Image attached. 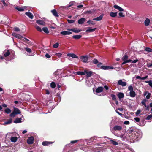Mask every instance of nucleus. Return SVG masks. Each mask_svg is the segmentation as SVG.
I'll list each match as a JSON object with an SVG mask.
<instances>
[{"instance_id": "56", "label": "nucleus", "mask_w": 152, "mask_h": 152, "mask_svg": "<svg viewBox=\"0 0 152 152\" xmlns=\"http://www.w3.org/2000/svg\"><path fill=\"white\" fill-rule=\"evenodd\" d=\"M45 56L46 58H50L51 57V56L48 53H46L45 54Z\"/></svg>"}, {"instance_id": "44", "label": "nucleus", "mask_w": 152, "mask_h": 152, "mask_svg": "<svg viewBox=\"0 0 152 152\" xmlns=\"http://www.w3.org/2000/svg\"><path fill=\"white\" fill-rule=\"evenodd\" d=\"M152 118V115L150 114L146 117V119L147 120H149L151 118Z\"/></svg>"}, {"instance_id": "53", "label": "nucleus", "mask_w": 152, "mask_h": 152, "mask_svg": "<svg viewBox=\"0 0 152 152\" xmlns=\"http://www.w3.org/2000/svg\"><path fill=\"white\" fill-rule=\"evenodd\" d=\"M134 120L136 122H139L140 121V118H139L136 117L134 118Z\"/></svg>"}, {"instance_id": "63", "label": "nucleus", "mask_w": 152, "mask_h": 152, "mask_svg": "<svg viewBox=\"0 0 152 152\" xmlns=\"http://www.w3.org/2000/svg\"><path fill=\"white\" fill-rule=\"evenodd\" d=\"M124 123L125 124H129V122L128 121H126L124 122Z\"/></svg>"}, {"instance_id": "47", "label": "nucleus", "mask_w": 152, "mask_h": 152, "mask_svg": "<svg viewBox=\"0 0 152 152\" xmlns=\"http://www.w3.org/2000/svg\"><path fill=\"white\" fill-rule=\"evenodd\" d=\"M141 112V110H138L136 112V115L137 116L139 115Z\"/></svg>"}, {"instance_id": "35", "label": "nucleus", "mask_w": 152, "mask_h": 152, "mask_svg": "<svg viewBox=\"0 0 152 152\" xmlns=\"http://www.w3.org/2000/svg\"><path fill=\"white\" fill-rule=\"evenodd\" d=\"M146 99H143L141 102V103L142 104L144 105L145 106H146Z\"/></svg>"}, {"instance_id": "30", "label": "nucleus", "mask_w": 152, "mask_h": 152, "mask_svg": "<svg viewBox=\"0 0 152 152\" xmlns=\"http://www.w3.org/2000/svg\"><path fill=\"white\" fill-rule=\"evenodd\" d=\"M117 15V12H111L110 13V15L112 17H115Z\"/></svg>"}, {"instance_id": "5", "label": "nucleus", "mask_w": 152, "mask_h": 152, "mask_svg": "<svg viewBox=\"0 0 152 152\" xmlns=\"http://www.w3.org/2000/svg\"><path fill=\"white\" fill-rule=\"evenodd\" d=\"M80 58L84 63H86L88 61V57L87 56H81L80 57Z\"/></svg>"}, {"instance_id": "40", "label": "nucleus", "mask_w": 152, "mask_h": 152, "mask_svg": "<svg viewBox=\"0 0 152 152\" xmlns=\"http://www.w3.org/2000/svg\"><path fill=\"white\" fill-rule=\"evenodd\" d=\"M16 115V114L13 111V112L10 114V116L11 117H14Z\"/></svg>"}, {"instance_id": "16", "label": "nucleus", "mask_w": 152, "mask_h": 152, "mask_svg": "<svg viewBox=\"0 0 152 152\" xmlns=\"http://www.w3.org/2000/svg\"><path fill=\"white\" fill-rule=\"evenodd\" d=\"M103 90V88L102 87H99L96 89L95 92L97 93H99L102 92Z\"/></svg>"}, {"instance_id": "31", "label": "nucleus", "mask_w": 152, "mask_h": 152, "mask_svg": "<svg viewBox=\"0 0 152 152\" xmlns=\"http://www.w3.org/2000/svg\"><path fill=\"white\" fill-rule=\"evenodd\" d=\"M76 73L77 74V75H85L84 70V71L83 72H80V71L77 72H76Z\"/></svg>"}, {"instance_id": "50", "label": "nucleus", "mask_w": 152, "mask_h": 152, "mask_svg": "<svg viewBox=\"0 0 152 152\" xmlns=\"http://www.w3.org/2000/svg\"><path fill=\"white\" fill-rule=\"evenodd\" d=\"M68 22L69 23H73L75 22V20H68Z\"/></svg>"}, {"instance_id": "58", "label": "nucleus", "mask_w": 152, "mask_h": 152, "mask_svg": "<svg viewBox=\"0 0 152 152\" xmlns=\"http://www.w3.org/2000/svg\"><path fill=\"white\" fill-rule=\"evenodd\" d=\"M17 35H18L17 34L15 33H12V35L13 36L15 37L16 38H17Z\"/></svg>"}, {"instance_id": "33", "label": "nucleus", "mask_w": 152, "mask_h": 152, "mask_svg": "<svg viewBox=\"0 0 152 152\" xmlns=\"http://www.w3.org/2000/svg\"><path fill=\"white\" fill-rule=\"evenodd\" d=\"M42 30L43 31L46 33H48L49 31L48 28L46 27H44L42 28Z\"/></svg>"}, {"instance_id": "15", "label": "nucleus", "mask_w": 152, "mask_h": 152, "mask_svg": "<svg viewBox=\"0 0 152 152\" xmlns=\"http://www.w3.org/2000/svg\"><path fill=\"white\" fill-rule=\"evenodd\" d=\"M86 21V19L84 18H82L79 19L78 20V23L79 24H83Z\"/></svg>"}, {"instance_id": "1", "label": "nucleus", "mask_w": 152, "mask_h": 152, "mask_svg": "<svg viewBox=\"0 0 152 152\" xmlns=\"http://www.w3.org/2000/svg\"><path fill=\"white\" fill-rule=\"evenodd\" d=\"M128 56L126 54H125L122 58L121 59L123 61L121 65H122L124 64L129 63L132 61L131 59H128Z\"/></svg>"}, {"instance_id": "38", "label": "nucleus", "mask_w": 152, "mask_h": 152, "mask_svg": "<svg viewBox=\"0 0 152 152\" xmlns=\"http://www.w3.org/2000/svg\"><path fill=\"white\" fill-rule=\"evenodd\" d=\"M50 86L52 88H54L56 87L55 83L54 82H52L50 84Z\"/></svg>"}, {"instance_id": "36", "label": "nucleus", "mask_w": 152, "mask_h": 152, "mask_svg": "<svg viewBox=\"0 0 152 152\" xmlns=\"http://www.w3.org/2000/svg\"><path fill=\"white\" fill-rule=\"evenodd\" d=\"M35 28H36V29L38 31L41 32L42 31V29L41 28L39 27L38 26H37V25L35 26Z\"/></svg>"}, {"instance_id": "37", "label": "nucleus", "mask_w": 152, "mask_h": 152, "mask_svg": "<svg viewBox=\"0 0 152 152\" xmlns=\"http://www.w3.org/2000/svg\"><path fill=\"white\" fill-rule=\"evenodd\" d=\"M145 50L147 52H152V49H151L149 48H145Z\"/></svg>"}, {"instance_id": "6", "label": "nucleus", "mask_w": 152, "mask_h": 152, "mask_svg": "<svg viewBox=\"0 0 152 152\" xmlns=\"http://www.w3.org/2000/svg\"><path fill=\"white\" fill-rule=\"evenodd\" d=\"M85 75H86V76L87 77H90L92 75V72L91 71H89L86 70H84Z\"/></svg>"}, {"instance_id": "24", "label": "nucleus", "mask_w": 152, "mask_h": 152, "mask_svg": "<svg viewBox=\"0 0 152 152\" xmlns=\"http://www.w3.org/2000/svg\"><path fill=\"white\" fill-rule=\"evenodd\" d=\"M12 119H10L8 120L7 121L4 122V125H7V124H10L12 122Z\"/></svg>"}, {"instance_id": "43", "label": "nucleus", "mask_w": 152, "mask_h": 152, "mask_svg": "<svg viewBox=\"0 0 152 152\" xmlns=\"http://www.w3.org/2000/svg\"><path fill=\"white\" fill-rule=\"evenodd\" d=\"M128 89L130 92L133 91V88L132 86H129L128 88Z\"/></svg>"}, {"instance_id": "2", "label": "nucleus", "mask_w": 152, "mask_h": 152, "mask_svg": "<svg viewBox=\"0 0 152 152\" xmlns=\"http://www.w3.org/2000/svg\"><path fill=\"white\" fill-rule=\"evenodd\" d=\"M102 64V63H99L97 65L98 67H100V68L104 70H108L109 69H113L114 68L113 66H102L100 67V66Z\"/></svg>"}, {"instance_id": "23", "label": "nucleus", "mask_w": 152, "mask_h": 152, "mask_svg": "<svg viewBox=\"0 0 152 152\" xmlns=\"http://www.w3.org/2000/svg\"><path fill=\"white\" fill-rule=\"evenodd\" d=\"M51 12L53 15L56 17H58V14L55 10H51Z\"/></svg>"}, {"instance_id": "12", "label": "nucleus", "mask_w": 152, "mask_h": 152, "mask_svg": "<svg viewBox=\"0 0 152 152\" xmlns=\"http://www.w3.org/2000/svg\"><path fill=\"white\" fill-rule=\"evenodd\" d=\"M117 96L120 99H122L124 97V94L122 92H119L117 94Z\"/></svg>"}, {"instance_id": "57", "label": "nucleus", "mask_w": 152, "mask_h": 152, "mask_svg": "<svg viewBox=\"0 0 152 152\" xmlns=\"http://www.w3.org/2000/svg\"><path fill=\"white\" fill-rule=\"evenodd\" d=\"M17 35H18L17 34L15 33H12V35L13 36L15 37L16 38H17Z\"/></svg>"}, {"instance_id": "8", "label": "nucleus", "mask_w": 152, "mask_h": 152, "mask_svg": "<svg viewBox=\"0 0 152 152\" xmlns=\"http://www.w3.org/2000/svg\"><path fill=\"white\" fill-rule=\"evenodd\" d=\"M122 129V127L121 126L115 125L113 128V129L115 131H120Z\"/></svg>"}, {"instance_id": "20", "label": "nucleus", "mask_w": 152, "mask_h": 152, "mask_svg": "<svg viewBox=\"0 0 152 152\" xmlns=\"http://www.w3.org/2000/svg\"><path fill=\"white\" fill-rule=\"evenodd\" d=\"M21 118H17L14 121V122L15 123H20L22 122Z\"/></svg>"}, {"instance_id": "60", "label": "nucleus", "mask_w": 152, "mask_h": 152, "mask_svg": "<svg viewBox=\"0 0 152 152\" xmlns=\"http://www.w3.org/2000/svg\"><path fill=\"white\" fill-rule=\"evenodd\" d=\"M148 77V76L147 75L145 76V77H141V80H144L147 78Z\"/></svg>"}, {"instance_id": "27", "label": "nucleus", "mask_w": 152, "mask_h": 152, "mask_svg": "<svg viewBox=\"0 0 152 152\" xmlns=\"http://www.w3.org/2000/svg\"><path fill=\"white\" fill-rule=\"evenodd\" d=\"M96 28H91L90 27H89L88 29L86 30V32H92L94 31Z\"/></svg>"}, {"instance_id": "59", "label": "nucleus", "mask_w": 152, "mask_h": 152, "mask_svg": "<svg viewBox=\"0 0 152 152\" xmlns=\"http://www.w3.org/2000/svg\"><path fill=\"white\" fill-rule=\"evenodd\" d=\"M15 31H20V29L18 28L15 27Z\"/></svg>"}, {"instance_id": "46", "label": "nucleus", "mask_w": 152, "mask_h": 152, "mask_svg": "<svg viewBox=\"0 0 152 152\" xmlns=\"http://www.w3.org/2000/svg\"><path fill=\"white\" fill-rule=\"evenodd\" d=\"M26 50L28 52V53H31L32 51L31 50L28 48H25Z\"/></svg>"}, {"instance_id": "48", "label": "nucleus", "mask_w": 152, "mask_h": 152, "mask_svg": "<svg viewBox=\"0 0 152 152\" xmlns=\"http://www.w3.org/2000/svg\"><path fill=\"white\" fill-rule=\"evenodd\" d=\"M56 55L58 57H60L62 55V54L60 53H58L56 54Z\"/></svg>"}, {"instance_id": "34", "label": "nucleus", "mask_w": 152, "mask_h": 152, "mask_svg": "<svg viewBox=\"0 0 152 152\" xmlns=\"http://www.w3.org/2000/svg\"><path fill=\"white\" fill-rule=\"evenodd\" d=\"M5 112L7 114H9L11 112V110L9 108H6L4 110Z\"/></svg>"}, {"instance_id": "14", "label": "nucleus", "mask_w": 152, "mask_h": 152, "mask_svg": "<svg viewBox=\"0 0 152 152\" xmlns=\"http://www.w3.org/2000/svg\"><path fill=\"white\" fill-rule=\"evenodd\" d=\"M25 14L31 19H32L33 18V14L29 12H26Z\"/></svg>"}, {"instance_id": "42", "label": "nucleus", "mask_w": 152, "mask_h": 152, "mask_svg": "<svg viewBox=\"0 0 152 152\" xmlns=\"http://www.w3.org/2000/svg\"><path fill=\"white\" fill-rule=\"evenodd\" d=\"M87 23L89 24H91L92 25H94L95 24V23L92 21L91 20H88L87 22Z\"/></svg>"}, {"instance_id": "26", "label": "nucleus", "mask_w": 152, "mask_h": 152, "mask_svg": "<svg viewBox=\"0 0 152 152\" xmlns=\"http://www.w3.org/2000/svg\"><path fill=\"white\" fill-rule=\"evenodd\" d=\"M13 111L16 114H20L21 113L20 111L17 108H14Z\"/></svg>"}, {"instance_id": "4", "label": "nucleus", "mask_w": 152, "mask_h": 152, "mask_svg": "<svg viewBox=\"0 0 152 152\" xmlns=\"http://www.w3.org/2000/svg\"><path fill=\"white\" fill-rule=\"evenodd\" d=\"M118 85L121 86L122 87H124L126 85V83L125 82L123 81L122 80H120L118 81Z\"/></svg>"}, {"instance_id": "55", "label": "nucleus", "mask_w": 152, "mask_h": 152, "mask_svg": "<svg viewBox=\"0 0 152 152\" xmlns=\"http://www.w3.org/2000/svg\"><path fill=\"white\" fill-rule=\"evenodd\" d=\"M119 15L121 17H124V15L122 12H119Z\"/></svg>"}, {"instance_id": "61", "label": "nucleus", "mask_w": 152, "mask_h": 152, "mask_svg": "<svg viewBox=\"0 0 152 152\" xmlns=\"http://www.w3.org/2000/svg\"><path fill=\"white\" fill-rule=\"evenodd\" d=\"M73 4V2H70L69 4V6H68V7H69L71 6Z\"/></svg>"}, {"instance_id": "45", "label": "nucleus", "mask_w": 152, "mask_h": 152, "mask_svg": "<svg viewBox=\"0 0 152 152\" xmlns=\"http://www.w3.org/2000/svg\"><path fill=\"white\" fill-rule=\"evenodd\" d=\"M151 93H148L147 95V96H146V99H149L151 97Z\"/></svg>"}, {"instance_id": "17", "label": "nucleus", "mask_w": 152, "mask_h": 152, "mask_svg": "<svg viewBox=\"0 0 152 152\" xmlns=\"http://www.w3.org/2000/svg\"><path fill=\"white\" fill-rule=\"evenodd\" d=\"M53 143V142H48L46 141H44L42 142V145L43 146H46L50 144H52Z\"/></svg>"}, {"instance_id": "9", "label": "nucleus", "mask_w": 152, "mask_h": 152, "mask_svg": "<svg viewBox=\"0 0 152 152\" xmlns=\"http://www.w3.org/2000/svg\"><path fill=\"white\" fill-rule=\"evenodd\" d=\"M60 34L63 35H70L72 34V32L69 31H61Z\"/></svg>"}, {"instance_id": "39", "label": "nucleus", "mask_w": 152, "mask_h": 152, "mask_svg": "<svg viewBox=\"0 0 152 152\" xmlns=\"http://www.w3.org/2000/svg\"><path fill=\"white\" fill-rule=\"evenodd\" d=\"M59 46V43L58 42L56 43L53 45V47L54 48H57Z\"/></svg>"}, {"instance_id": "51", "label": "nucleus", "mask_w": 152, "mask_h": 152, "mask_svg": "<svg viewBox=\"0 0 152 152\" xmlns=\"http://www.w3.org/2000/svg\"><path fill=\"white\" fill-rule=\"evenodd\" d=\"M93 62L95 64H97L98 63V61L96 59H94L93 61Z\"/></svg>"}, {"instance_id": "11", "label": "nucleus", "mask_w": 152, "mask_h": 152, "mask_svg": "<svg viewBox=\"0 0 152 152\" xmlns=\"http://www.w3.org/2000/svg\"><path fill=\"white\" fill-rule=\"evenodd\" d=\"M26 8L25 6L23 7H17L15 8L17 10L19 11H23L24 10V9Z\"/></svg>"}, {"instance_id": "29", "label": "nucleus", "mask_w": 152, "mask_h": 152, "mask_svg": "<svg viewBox=\"0 0 152 152\" xmlns=\"http://www.w3.org/2000/svg\"><path fill=\"white\" fill-rule=\"evenodd\" d=\"M17 140V138L16 137H12L10 138V140L11 142H16Z\"/></svg>"}, {"instance_id": "41", "label": "nucleus", "mask_w": 152, "mask_h": 152, "mask_svg": "<svg viewBox=\"0 0 152 152\" xmlns=\"http://www.w3.org/2000/svg\"><path fill=\"white\" fill-rule=\"evenodd\" d=\"M111 97H112V99L114 101L115 100H116V96L115 95L112 94L111 95Z\"/></svg>"}, {"instance_id": "62", "label": "nucleus", "mask_w": 152, "mask_h": 152, "mask_svg": "<svg viewBox=\"0 0 152 152\" xmlns=\"http://www.w3.org/2000/svg\"><path fill=\"white\" fill-rule=\"evenodd\" d=\"M138 61V60L137 59L133 61H132V62L133 63H136Z\"/></svg>"}, {"instance_id": "21", "label": "nucleus", "mask_w": 152, "mask_h": 152, "mask_svg": "<svg viewBox=\"0 0 152 152\" xmlns=\"http://www.w3.org/2000/svg\"><path fill=\"white\" fill-rule=\"evenodd\" d=\"M4 55L5 57H6L8 56L10 54V52L9 50L4 51L3 52Z\"/></svg>"}, {"instance_id": "3", "label": "nucleus", "mask_w": 152, "mask_h": 152, "mask_svg": "<svg viewBox=\"0 0 152 152\" xmlns=\"http://www.w3.org/2000/svg\"><path fill=\"white\" fill-rule=\"evenodd\" d=\"M67 30L70 31L71 32H73L76 33H78L82 31L81 29L77 28H68Z\"/></svg>"}, {"instance_id": "7", "label": "nucleus", "mask_w": 152, "mask_h": 152, "mask_svg": "<svg viewBox=\"0 0 152 152\" xmlns=\"http://www.w3.org/2000/svg\"><path fill=\"white\" fill-rule=\"evenodd\" d=\"M34 137H29L27 140V143L29 144H32L34 142Z\"/></svg>"}, {"instance_id": "49", "label": "nucleus", "mask_w": 152, "mask_h": 152, "mask_svg": "<svg viewBox=\"0 0 152 152\" xmlns=\"http://www.w3.org/2000/svg\"><path fill=\"white\" fill-rule=\"evenodd\" d=\"M93 12V10H91L87 11L86 12V13L88 14H91Z\"/></svg>"}, {"instance_id": "52", "label": "nucleus", "mask_w": 152, "mask_h": 152, "mask_svg": "<svg viewBox=\"0 0 152 152\" xmlns=\"http://www.w3.org/2000/svg\"><path fill=\"white\" fill-rule=\"evenodd\" d=\"M1 1L3 3L4 6H6L7 5V4L5 2L4 0H1Z\"/></svg>"}, {"instance_id": "54", "label": "nucleus", "mask_w": 152, "mask_h": 152, "mask_svg": "<svg viewBox=\"0 0 152 152\" xmlns=\"http://www.w3.org/2000/svg\"><path fill=\"white\" fill-rule=\"evenodd\" d=\"M17 38L19 39H20L22 38H23V37L21 35L19 34H18Z\"/></svg>"}, {"instance_id": "32", "label": "nucleus", "mask_w": 152, "mask_h": 152, "mask_svg": "<svg viewBox=\"0 0 152 152\" xmlns=\"http://www.w3.org/2000/svg\"><path fill=\"white\" fill-rule=\"evenodd\" d=\"M110 141L111 142L112 144H113V145H117L118 144V143L117 142L111 139H110Z\"/></svg>"}, {"instance_id": "19", "label": "nucleus", "mask_w": 152, "mask_h": 152, "mask_svg": "<svg viewBox=\"0 0 152 152\" xmlns=\"http://www.w3.org/2000/svg\"><path fill=\"white\" fill-rule=\"evenodd\" d=\"M129 95L131 97H134L135 96L136 94L135 92L133 91L129 92Z\"/></svg>"}, {"instance_id": "13", "label": "nucleus", "mask_w": 152, "mask_h": 152, "mask_svg": "<svg viewBox=\"0 0 152 152\" xmlns=\"http://www.w3.org/2000/svg\"><path fill=\"white\" fill-rule=\"evenodd\" d=\"M103 15H101L93 19V20L100 21L102 20Z\"/></svg>"}, {"instance_id": "10", "label": "nucleus", "mask_w": 152, "mask_h": 152, "mask_svg": "<svg viewBox=\"0 0 152 152\" xmlns=\"http://www.w3.org/2000/svg\"><path fill=\"white\" fill-rule=\"evenodd\" d=\"M67 56L69 57H71L72 58H78V57L74 53H68Z\"/></svg>"}, {"instance_id": "22", "label": "nucleus", "mask_w": 152, "mask_h": 152, "mask_svg": "<svg viewBox=\"0 0 152 152\" xmlns=\"http://www.w3.org/2000/svg\"><path fill=\"white\" fill-rule=\"evenodd\" d=\"M36 23L40 25H44L45 24V23L44 21L40 20H37L36 21Z\"/></svg>"}, {"instance_id": "18", "label": "nucleus", "mask_w": 152, "mask_h": 152, "mask_svg": "<svg viewBox=\"0 0 152 152\" xmlns=\"http://www.w3.org/2000/svg\"><path fill=\"white\" fill-rule=\"evenodd\" d=\"M114 7L115 8L118 10L119 11H123L124 10L122 8L117 5H114Z\"/></svg>"}, {"instance_id": "64", "label": "nucleus", "mask_w": 152, "mask_h": 152, "mask_svg": "<svg viewBox=\"0 0 152 152\" xmlns=\"http://www.w3.org/2000/svg\"><path fill=\"white\" fill-rule=\"evenodd\" d=\"M77 140H74V141H71V143L73 144V143H76V142H77Z\"/></svg>"}, {"instance_id": "28", "label": "nucleus", "mask_w": 152, "mask_h": 152, "mask_svg": "<svg viewBox=\"0 0 152 152\" xmlns=\"http://www.w3.org/2000/svg\"><path fill=\"white\" fill-rule=\"evenodd\" d=\"M150 22V20L147 18L145 21L144 22L145 26H148L149 25Z\"/></svg>"}, {"instance_id": "25", "label": "nucleus", "mask_w": 152, "mask_h": 152, "mask_svg": "<svg viewBox=\"0 0 152 152\" xmlns=\"http://www.w3.org/2000/svg\"><path fill=\"white\" fill-rule=\"evenodd\" d=\"M82 37V36L80 35H74L72 37L74 39H80Z\"/></svg>"}]
</instances>
